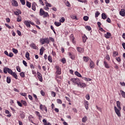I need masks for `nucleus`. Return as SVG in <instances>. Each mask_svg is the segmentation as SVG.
Here are the masks:
<instances>
[{"mask_svg": "<svg viewBox=\"0 0 125 125\" xmlns=\"http://www.w3.org/2000/svg\"><path fill=\"white\" fill-rule=\"evenodd\" d=\"M40 42L42 44H44L45 43H49V39L48 38H42L40 39Z\"/></svg>", "mask_w": 125, "mask_h": 125, "instance_id": "f257e3e1", "label": "nucleus"}, {"mask_svg": "<svg viewBox=\"0 0 125 125\" xmlns=\"http://www.w3.org/2000/svg\"><path fill=\"white\" fill-rule=\"evenodd\" d=\"M70 81L73 83V84H77L78 86L80 83V79L79 78H72Z\"/></svg>", "mask_w": 125, "mask_h": 125, "instance_id": "f03ea898", "label": "nucleus"}, {"mask_svg": "<svg viewBox=\"0 0 125 125\" xmlns=\"http://www.w3.org/2000/svg\"><path fill=\"white\" fill-rule=\"evenodd\" d=\"M114 110L117 116L118 117H121V110H120V109H118V108H117V106H114Z\"/></svg>", "mask_w": 125, "mask_h": 125, "instance_id": "7ed1b4c3", "label": "nucleus"}, {"mask_svg": "<svg viewBox=\"0 0 125 125\" xmlns=\"http://www.w3.org/2000/svg\"><path fill=\"white\" fill-rule=\"evenodd\" d=\"M56 75H61V68H60V67H59L58 66H56Z\"/></svg>", "mask_w": 125, "mask_h": 125, "instance_id": "20e7f679", "label": "nucleus"}, {"mask_svg": "<svg viewBox=\"0 0 125 125\" xmlns=\"http://www.w3.org/2000/svg\"><path fill=\"white\" fill-rule=\"evenodd\" d=\"M37 77L38 78L40 82H42V74L40 73L39 72H37Z\"/></svg>", "mask_w": 125, "mask_h": 125, "instance_id": "39448f33", "label": "nucleus"}, {"mask_svg": "<svg viewBox=\"0 0 125 125\" xmlns=\"http://www.w3.org/2000/svg\"><path fill=\"white\" fill-rule=\"evenodd\" d=\"M77 50L79 53H83V51H84V49L83 48L80 47H77Z\"/></svg>", "mask_w": 125, "mask_h": 125, "instance_id": "423d86ee", "label": "nucleus"}, {"mask_svg": "<svg viewBox=\"0 0 125 125\" xmlns=\"http://www.w3.org/2000/svg\"><path fill=\"white\" fill-rule=\"evenodd\" d=\"M25 26H26V27H28V28H30L31 27V21H25L24 22Z\"/></svg>", "mask_w": 125, "mask_h": 125, "instance_id": "0eeeda50", "label": "nucleus"}, {"mask_svg": "<svg viewBox=\"0 0 125 125\" xmlns=\"http://www.w3.org/2000/svg\"><path fill=\"white\" fill-rule=\"evenodd\" d=\"M84 105L86 110H88V106L89 105L88 102L85 100L84 101Z\"/></svg>", "mask_w": 125, "mask_h": 125, "instance_id": "6e6552de", "label": "nucleus"}, {"mask_svg": "<svg viewBox=\"0 0 125 125\" xmlns=\"http://www.w3.org/2000/svg\"><path fill=\"white\" fill-rule=\"evenodd\" d=\"M104 65L106 69H109L110 68V65H109V64L108 62H107V61L105 60L104 61Z\"/></svg>", "mask_w": 125, "mask_h": 125, "instance_id": "1a4fd4ad", "label": "nucleus"}, {"mask_svg": "<svg viewBox=\"0 0 125 125\" xmlns=\"http://www.w3.org/2000/svg\"><path fill=\"white\" fill-rule=\"evenodd\" d=\"M78 86H79V87L81 88H84V87H85V86H86V84H85V83H81L80 82H79V84H78Z\"/></svg>", "mask_w": 125, "mask_h": 125, "instance_id": "9d476101", "label": "nucleus"}, {"mask_svg": "<svg viewBox=\"0 0 125 125\" xmlns=\"http://www.w3.org/2000/svg\"><path fill=\"white\" fill-rule=\"evenodd\" d=\"M111 36L112 34L109 32H107L106 34H104V37H105L106 39H110Z\"/></svg>", "mask_w": 125, "mask_h": 125, "instance_id": "9b49d317", "label": "nucleus"}, {"mask_svg": "<svg viewBox=\"0 0 125 125\" xmlns=\"http://www.w3.org/2000/svg\"><path fill=\"white\" fill-rule=\"evenodd\" d=\"M95 67V65L94 64V62L92 61L91 60H90V68L91 69H93Z\"/></svg>", "mask_w": 125, "mask_h": 125, "instance_id": "f8f14e48", "label": "nucleus"}, {"mask_svg": "<svg viewBox=\"0 0 125 125\" xmlns=\"http://www.w3.org/2000/svg\"><path fill=\"white\" fill-rule=\"evenodd\" d=\"M120 15L122 16L123 17H124L125 16V9H122L121 11H120Z\"/></svg>", "mask_w": 125, "mask_h": 125, "instance_id": "ddd939ff", "label": "nucleus"}, {"mask_svg": "<svg viewBox=\"0 0 125 125\" xmlns=\"http://www.w3.org/2000/svg\"><path fill=\"white\" fill-rule=\"evenodd\" d=\"M12 3L13 6H18V3H17L16 0H12Z\"/></svg>", "mask_w": 125, "mask_h": 125, "instance_id": "4468645a", "label": "nucleus"}, {"mask_svg": "<svg viewBox=\"0 0 125 125\" xmlns=\"http://www.w3.org/2000/svg\"><path fill=\"white\" fill-rule=\"evenodd\" d=\"M68 56L72 60H74V59H75V55L72 54V53L71 52L68 53Z\"/></svg>", "mask_w": 125, "mask_h": 125, "instance_id": "2eb2a0df", "label": "nucleus"}, {"mask_svg": "<svg viewBox=\"0 0 125 125\" xmlns=\"http://www.w3.org/2000/svg\"><path fill=\"white\" fill-rule=\"evenodd\" d=\"M36 5H37V3L36 2H33L32 5V9L34 11H36Z\"/></svg>", "mask_w": 125, "mask_h": 125, "instance_id": "dca6fc26", "label": "nucleus"}, {"mask_svg": "<svg viewBox=\"0 0 125 125\" xmlns=\"http://www.w3.org/2000/svg\"><path fill=\"white\" fill-rule=\"evenodd\" d=\"M30 46H31V47H32V48H33V49H37V48H38V46H37V45H36L34 43H31V44H30Z\"/></svg>", "mask_w": 125, "mask_h": 125, "instance_id": "f3484780", "label": "nucleus"}, {"mask_svg": "<svg viewBox=\"0 0 125 125\" xmlns=\"http://www.w3.org/2000/svg\"><path fill=\"white\" fill-rule=\"evenodd\" d=\"M83 42H86V40H87V37H86V36L85 35V34H84L83 36Z\"/></svg>", "mask_w": 125, "mask_h": 125, "instance_id": "a211bd4d", "label": "nucleus"}, {"mask_svg": "<svg viewBox=\"0 0 125 125\" xmlns=\"http://www.w3.org/2000/svg\"><path fill=\"white\" fill-rule=\"evenodd\" d=\"M44 11L43 10H42V8L40 9V16H42V15H43V14H44Z\"/></svg>", "mask_w": 125, "mask_h": 125, "instance_id": "6ab92c4d", "label": "nucleus"}, {"mask_svg": "<svg viewBox=\"0 0 125 125\" xmlns=\"http://www.w3.org/2000/svg\"><path fill=\"white\" fill-rule=\"evenodd\" d=\"M75 75L77 76V77H79V78H82V75H81V73H79L78 71H75L74 73Z\"/></svg>", "mask_w": 125, "mask_h": 125, "instance_id": "aec40b11", "label": "nucleus"}, {"mask_svg": "<svg viewBox=\"0 0 125 125\" xmlns=\"http://www.w3.org/2000/svg\"><path fill=\"white\" fill-rule=\"evenodd\" d=\"M116 104H117V106L118 108L120 110H121L122 107H121V103H120V101H117V103H116Z\"/></svg>", "mask_w": 125, "mask_h": 125, "instance_id": "412c9836", "label": "nucleus"}, {"mask_svg": "<svg viewBox=\"0 0 125 125\" xmlns=\"http://www.w3.org/2000/svg\"><path fill=\"white\" fill-rule=\"evenodd\" d=\"M83 60L84 62H87L89 60V58L88 57L84 56Z\"/></svg>", "mask_w": 125, "mask_h": 125, "instance_id": "4be33fe9", "label": "nucleus"}, {"mask_svg": "<svg viewBox=\"0 0 125 125\" xmlns=\"http://www.w3.org/2000/svg\"><path fill=\"white\" fill-rule=\"evenodd\" d=\"M12 76H13V77H14V78H15V79H16V80H17L18 79V76H17V74H16V73L15 72H13L11 74Z\"/></svg>", "mask_w": 125, "mask_h": 125, "instance_id": "5701e85b", "label": "nucleus"}, {"mask_svg": "<svg viewBox=\"0 0 125 125\" xmlns=\"http://www.w3.org/2000/svg\"><path fill=\"white\" fill-rule=\"evenodd\" d=\"M25 57L27 58L28 60H30V53L29 52H26L25 53Z\"/></svg>", "mask_w": 125, "mask_h": 125, "instance_id": "b1692460", "label": "nucleus"}, {"mask_svg": "<svg viewBox=\"0 0 125 125\" xmlns=\"http://www.w3.org/2000/svg\"><path fill=\"white\" fill-rule=\"evenodd\" d=\"M44 3L46 5V6L47 7H51V6H52L51 4L47 2V1H46L44 2Z\"/></svg>", "mask_w": 125, "mask_h": 125, "instance_id": "393cba45", "label": "nucleus"}, {"mask_svg": "<svg viewBox=\"0 0 125 125\" xmlns=\"http://www.w3.org/2000/svg\"><path fill=\"white\" fill-rule=\"evenodd\" d=\"M54 24L55 25V26H56V27H59V26H61V22L55 21L54 22Z\"/></svg>", "mask_w": 125, "mask_h": 125, "instance_id": "a878e982", "label": "nucleus"}, {"mask_svg": "<svg viewBox=\"0 0 125 125\" xmlns=\"http://www.w3.org/2000/svg\"><path fill=\"white\" fill-rule=\"evenodd\" d=\"M6 82L7 83H11V79L10 78V77H7Z\"/></svg>", "mask_w": 125, "mask_h": 125, "instance_id": "bb28decb", "label": "nucleus"}, {"mask_svg": "<svg viewBox=\"0 0 125 125\" xmlns=\"http://www.w3.org/2000/svg\"><path fill=\"white\" fill-rule=\"evenodd\" d=\"M120 93H121V94L122 96L124 98H125V91L121 90H120Z\"/></svg>", "mask_w": 125, "mask_h": 125, "instance_id": "cd10ccee", "label": "nucleus"}, {"mask_svg": "<svg viewBox=\"0 0 125 125\" xmlns=\"http://www.w3.org/2000/svg\"><path fill=\"white\" fill-rule=\"evenodd\" d=\"M102 19L105 20L107 18V16L105 13H103L102 14Z\"/></svg>", "mask_w": 125, "mask_h": 125, "instance_id": "c85d7f7f", "label": "nucleus"}, {"mask_svg": "<svg viewBox=\"0 0 125 125\" xmlns=\"http://www.w3.org/2000/svg\"><path fill=\"white\" fill-rule=\"evenodd\" d=\"M17 21L18 22H21L22 21V18H21V16H19L17 17Z\"/></svg>", "mask_w": 125, "mask_h": 125, "instance_id": "c756f323", "label": "nucleus"}, {"mask_svg": "<svg viewBox=\"0 0 125 125\" xmlns=\"http://www.w3.org/2000/svg\"><path fill=\"white\" fill-rule=\"evenodd\" d=\"M8 71V67H4L3 68V72L4 74H7V72Z\"/></svg>", "mask_w": 125, "mask_h": 125, "instance_id": "7c9ffc66", "label": "nucleus"}, {"mask_svg": "<svg viewBox=\"0 0 125 125\" xmlns=\"http://www.w3.org/2000/svg\"><path fill=\"white\" fill-rule=\"evenodd\" d=\"M35 114H36V115H37V116H38V117L40 119H41V118H42V116H41V113H40V112H39V111H36Z\"/></svg>", "mask_w": 125, "mask_h": 125, "instance_id": "2f4dec72", "label": "nucleus"}, {"mask_svg": "<svg viewBox=\"0 0 125 125\" xmlns=\"http://www.w3.org/2000/svg\"><path fill=\"white\" fill-rule=\"evenodd\" d=\"M87 121L86 119V116H84L83 118H82V122L85 123Z\"/></svg>", "mask_w": 125, "mask_h": 125, "instance_id": "473e14b6", "label": "nucleus"}, {"mask_svg": "<svg viewBox=\"0 0 125 125\" xmlns=\"http://www.w3.org/2000/svg\"><path fill=\"white\" fill-rule=\"evenodd\" d=\"M26 6H27V7H29V8H31V2L27 1H26Z\"/></svg>", "mask_w": 125, "mask_h": 125, "instance_id": "72a5a7b5", "label": "nucleus"}, {"mask_svg": "<svg viewBox=\"0 0 125 125\" xmlns=\"http://www.w3.org/2000/svg\"><path fill=\"white\" fill-rule=\"evenodd\" d=\"M20 116L21 119H24V118H25V113L24 112L21 113Z\"/></svg>", "mask_w": 125, "mask_h": 125, "instance_id": "f704fd0d", "label": "nucleus"}, {"mask_svg": "<svg viewBox=\"0 0 125 125\" xmlns=\"http://www.w3.org/2000/svg\"><path fill=\"white\" fill-rule=\"evenodd\" d=\"M48 60L49 61V62H50V63H52V58L51 56H48Z\"/></svg>", "mask_w": 125, "mask_h": 125, "instance_id": "c9c22d12", "label": "nucleus"}, {"mask_svg": "<svg viewBox=\"0 0 125 125\" xmlns=\"http://www.w3.org/2000/svg\"><path fill=\"white\" fill-rule=\"evenodd\" d=\"M12 51H13V52H14V53H15V54H17V53H18V50H17L15 48H13Z\"/></svg>", "mask_w": 125, "mask_h": 125, "instance_id": "e433bc0d", "label": "nucleus"}, {"mask_svg": "<svg viewBox=\"0 0 125 125\" xmlns=\"http://www.w3.org/2000/svg\"><path fill=\"white\" fill-rule=\"evenodd\" d=\"M21 104H23L24 106H27V102L25 101L21 100Z\"/></svg>", "mask_w": 125, "mask_h": 125, "instance_id": "4c0bfd02", "label": "nucleus"}, {"mask_svg": "<svg viewBox=\"0 0 125 125\" xmlns=\"http://www.w3.org/2000/svg\"><path fill=\"white\" fill-rule=\"evenodd\" d=\"M113 56L114 57H116V56H118V52H117V51H113Z\"/></svg>", "mask_w": 125, "mask_h": 125, "instance_id": "58836bf2", "label": "nucleus"}, {"mask_svg": "<svg viewBox=\"0 0 125 125\" xmlns=\"http://www.w3.org/2000/svg\"><path fill=\"white\" fill-rule=\"evenodd\" d=\"M85 98L87 100H89L90 99V96H89V94H87L85 95Z\"/></svg>", "mask_w": 125, "mask_h": 125, "instance_id": "ea45409f", "label": "nucleus"}, {"mask_svg": "<svg viewBox=\"0 0 125 125\" xmlns=\"http://www.w3.org/2000/svg\"><path fill=\"white\" fill-rule=\"evenodd\" d=\"M43 15L44 18H45V17H47V16H49V15H48V13L45 12Z\"/></svg>", "mask_w": 125, "mask_h": 125, "instance_id": "a19ab883", "label": "nucleus"}, {"mask_svg": "<svg viewBox=\"0 0 125 125\" xmlns=\"http://www.w3.org/2000/svg\"><path fill=\"white\" fill-rule=\"evenodd\" d=\"M60 22L61 23H63L65 22V18L64 17H62L61 20H60Z\"/></svg>", "mask_w": 125, "mask_h": 125, "instance_id": "79ce46f5", "label": "nucleus"}, {"mask_svg": "<svg viewBox=\"0 0 125 125\" xmlns=\"http://www.w3.org/2000/svg\"><path fill=\"white\" fill-rule=\"evenodd\" d=\"M83 19L84 21H88L89 18L88 16H84Z\"/></svg>", "mask_w": 125, "mask_h": 125, "instance_id": "37998d69", "label": "nucleus"}, {"mask_svg": "<svg viewBox=\"0 0 125 125\" xmlns=\"http://www.w3.org/2000/svg\"><path fill=\"white\" fill-rule=\"evenodd\" d=\"M99 15H100V13H99L98 11H97L95 13V18H97Z\"/></svg>", "mask_w": 125, "mask_h": 125, "instance_id": "c03bdc74", "label": "nucleus"}, {"mask_svg": "<svg viewBox=\"0 0 125 125\" xmlns=\"http://www.w3.org/2000/svg\"><path fill=\"white\" fill-rule=\"evenodd\" d=\"M51 94L53 97H55V96H56V93L54 91H51Z\"/></svg>", "mask_w": 125, "mask_h": 125, "instance_id": "a18cd8bd", "label": "nucleus"}, {"mask_svg": "<svg viewBox=\"0 0 125 125\" xmlns=\"http://www.w3.org/2000/svg\"><path fill=\"white\" fill-rule=\"evenodd\" d=\"M20 1H21V4H22V5H25L26 2L25 1V0H20Z\"/></svg>", "mask_w": 125, "mask_h": 125, "instance_id": "49530a36", "label": "nucleus"}, {"mask_svg": "<svg viewBox=\"0 0 125 125\" xmlns=\"http://www.w3.org/2000/svg\"><path fill=\"white\" fill-rule=\"evenodd\" d=\"M20 75L21 78H25V73L24 72H21Z\"/></svg>", "mask_w": 125, "mask_h": 125, "instance_id": "de8ad7c7", "label": "nucleus"}, {"mask_svg": "<svg viewBox=\"0 0 125 125\" xmlns=\"http://www.w3.org/2000/svg\"><path fill=\"white\" fill-rule=\"evenodd\" d=\"M8 73L9 74H10V75H11L13 73V71H12V70L10 68H8Z\"/></svg>", "mask_w": 125, "mask_h": 125, "instance_id": "09e8293b", "label": "nucleus"}, {"mask_svg": "<svg viewBox=\"0 0 125 125\" xmlns=\"http://www.w3.org/2000/svg\"><path fill=\"white\" fill-rule=\"evenodd\" d=\"M71 37H72L71 38V40L72 42H73V43H75V38H74V37H73V35H71Z\"/></svg>", "mask_w": 125, "mask_h": 125, "instance_id": "8fccbe9b", "label": "nucleus"}, {"mask_svg": "<svg viewBox=\"0 0 125 125\" xmlns=\"http://www.w3.org/2000/svg\"><path fill=\"white\" fill-rule=\"evenodd\" d=\"M57 102L58 104H62V101L61 99H57Z\"/></svg>", "mask_w": 125, "mask_h": 125, "instance_id": "3c124183", "label": "nucleus"}, {"mask_svg": "<svg viewBox=\"0 0 125 125\" xmlns=\"http://www.w3.org/2000/svg\"><path fill=\"white\" fill-rule=\"evenodd\" d=\"M8 56H9V57H10L11 58L12 57H13V53H12V52H10L9 54H8Z\"/></svg>", "mask_w": 125, "mask_h": 125, "instance_id": "603ef678", "label": "nucleus"}, {"mask_svg": "<svg viewBox=\"0 0 125 125\" xmlns=\"http://www.w3.org/2000/svg\"><path fill=\"white\" fill-rule=\"evenodd\" d=\"M65 4H66V6H68V7H70V6H71V4H70L69 1H67L66 2Z\"/></svg>", "mask_w": 125, "mask_h": 125, "instance_id": "864d4df0", "label": "nucleus"}, {"mask_svg": "<svg viewBox=\"0 0 125 125\" xmlns=\"http://www.w3.org/2000/svg\"><path fill=\"white\" fill-rule=\"evenodd\" d=\"M17 103L18 106H20V107H22V103H20V102H19V101H17Z\"/></svg>", "mask_w": 125, "mask_h": 125, "instance_id": "5fc2aeb1", "label": "nucleus"}, {"mask_svg": "<svg viewBox=\"0 0 125 125\" xmlns=\"http://www.w3.org/2000/svg\"><path fill=\"white\" fill-rule=\"evenodd\" d=\"M84 81H86V82H90L91 81V79L87 78L86 77L84 78Z\"/></svg>", "mask_w": 125, "mask_h": 125, "instance_id": "6e6d98bb", "label": "nucleus"}, {"mask_svg": "<svg viewBox=\"0 0 125 125\" xmlns=\"http://www.w3.org/2000/svg\"><path fill=\"white\" fill-rule=\"evenodd\" d=\"M16 69H17V71H18V72H19L20 73V72H21V69H20V67L16 66Z\"/></svg>", "mask_w": 125, "mask_h": 125, "instance_id": "4d7b16f0", "label": "nucleus"}, {"mask_svg": "<svg viewBox=\"0 0 125 125\" xmlns=\"http://www.w3.org/2000/svg\"><path fill=\"white\" fill-rule=\"evenodd\" d=\"M62 62L63 64H65L66 63V59H65V58H62Z\"/></svg>", "mask_w": 125, "mask_h": 125, "instance_id": "13d9d810", "label": "nucleus"}, {"mask_svg": "<svg viewBox=\"0 0 125 125\" xmlns=\"http://www.w3.org/2000/svg\"><path fill=\"white\" fill-rule=\"evenodd\" d=\"M56 79H60V80H61L62 79V77L61 76H59V75H56Z\"/></svg>", "mask_w": 125, "mask_h": 125, "instance_id": "bf43d9fd", "label": "nucleus"}, {"mask_svg": "<svg viewBox=\"0 0 125 125\" xmlns=\"http://www.w3.org/2000/svg\"><path fill=\"white\" fill-rule=\"evenodd\" d=\"M42 122L43 123V125H47V122H46V120L43 119L42 120Z\"/></svg>", "mask_w": 125, "mask_h": 125, "instance_id": "052dcab7", "label": "nucleus"}, {"mask_svg": "<svg viewBox=\"0 0 125 125\" xmlns=\"http://www.w3.org/2000/svg\"><path fill=\"white\" fill-rule=\"evenodd\" d=\"M86 30H88V31H90L91 30V27L89 26H86Z\"/></svg>", "mask_w": 125, "mask_h": 125, "instance_id": "680f3d73", "label": "nucleus"}, {"mask_svg": "<svg viewBox=\"0 0 125 125\" xmlns=\"http://www.w3.org/2000/svg\"><path fill=\"white\" fill-rule=\"evenodd\" d=\"M5 26H6V27H7V28H8V29H11V26H10L7 23H5Z\"/></svg>", "mask_w": 125, "mask_h": 125, "instance_id": "e2e57ef3", "label": "nucleus"}, {"mask_svg": "<svg viewBox=\"0 0 125 125\" xmlns=\"http://www.w3.org/2000/svg\"><path fill=\"white\" fill-rule=\"evenodd\" d=\"M71 18H72V19H74V20L76 19V20H78V19H77V16H71Z\"/></svg>", "mask_w": 125, "mask_h": 125, "instance_id": "0e129e2a", "label": "nucleus"}, {"mask_svg": "<svg viewBox=\"0 0 125 125\" xmlns=\"http://www.w3.org/2000/svg\"><path fill=\"white\" fill-rule=\"evenodd\" d=\"M22 63L23 64V65H24V66H25V67H27V62H26V61H25L24 60H23L22 61Z\"/></svg>", "mask_w": 125, "mask_h": 125, "instance_id": "69168bd1", "label": "nucleus"}, {"mask_svg": "<svg viewBox=\"0 0 125 125\" xmlns=\"http://www.w3.org/2000/svg\"><path fill=\"white\" fill-rule=\"evenodd\" d=\"M20 94L22 96H27V93H21Z\"/></svg>", "mask_w": 125, "mask_h": 125, "instance_id": "338daca9", "label": "nucleus"}, {"mask_svg": "<svg viewBox=\"0 0 125 125\" xmlns=\"http://www.w3.org/2000/svg\"><path fill=\"white\" fill-rule=\"evenodd\" d=\"M106 58L107 60V61H110V56H109V55H107L106 56Z\"/></svg>", "mask_w": 125, "mask_h": 125, "instance_id": "774afa93", "label": "nucleus"}]
</instances>
